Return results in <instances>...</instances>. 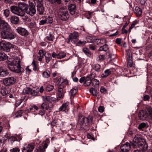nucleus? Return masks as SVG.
Returning a JSON list of instances; mask_svg holds the SVG:
<instances>
[{
	"label": "nucleus",
	"mask_w": 152,
	"mask_h": 152,
	"mask_svg": "<svg viewBox=\"0 0 152 152\" xmlns=\"http://www.w3.org/2000/svg\"><path fill=\"white\" fill-rule=\"evenodd\" d=\"M21 61L18 57L9 58L7 61L8 68L11 71L19 73L21 72Z\"/></svg>",
	"instance_id": "obj_1"
},
{
	"label": "nucleus",
	"mask_w": 152,
	"mask_h": 152,
	"mask_svg": "<svg viewBox=\"0 0 152 152\" xmlns=\"http://www.w3.org/2000/svg\"><path fill=\"white\" fill-rule=\"evenodd\" d=\"M11 10L12 13L16 15L22 17V19L25 21L30 22V19L26 16L25 15V13L24 11L15 7H11Z\"/></svg>",
	"instance_id": "obj_2"
},
{
	"label": "nucleus",
	"mask_w": 152,
	"mask_h": 152,
	"mask_svg": "<svg viewBox=\"0 0 152 152\" xmlns=\"http://www.w3.org/2000/svg\"><path fill=\"white\" fill-rule=\"evenodd\" d=\"M92 121V117L91 116H89L87 118L84 117L83 116H81L79 117L78 118V123L80 125L86 129H87L86 127H84L83 126L84 125H85L87 126H89V124L91 123Z\"/></svg>",
	"instance_id": "obj_3"
},
{
	"label": "nucleus",
	"mask_w": 152,
	"mask_h": 152,
	"mask_svg": "<svg viewBox=\"0 0 152 152\" xmlns=\"http://www.w3.org/2000/svg\"><path fill=\"white\" fill-rule=\"evenodd\" d=\"M3 30L1 32V37L5 39H14L15 37V35L9 31L10 30V28L9 30L1 29Z\"/></svg>",
	"instance_id": "obj_4"
},
{
	"label": "nucleus",
	"mask_w": 152,
	"mask_h": 152,
	"mask_svg": "<svg viewBox=\"0 0 152 152\" xmlns=\"http://www.w3.org/2000/svg\"><path fill=\"white\" fill-rule=\"evenodd\" d=\"M144 139L141 138L138 135H136L133 139L132 142H131V146H132L134 148L138 147L140 144Z\"/></svg>",
	"instance_id": "obj_5"
},
{
	"label": "nucleus",
	"mask_w": 152,
	"mask_h": 152,
	"mask_svg": "<svg viewBox=\"0 0 152 152\" xmlns=\"http://www.w3.org/2000/svg\"><path fill=\"white\" fill-rule=\"evenodd\" d=\"M25 11L27 14L33 16L35 14L36 12L34 5L32 3H30L29 6L27 7Z\"/></svg>",
	"instance_id": "obj_6"
},
{
	"label": "nucleus",
	"mask_w": 152,
	"mask_h": 152,
	"mask_svg": "<svg viewBox=\"0 0 152 152\" xmlns=\"http://www.w3.org/2000/svg\"><path fill=\"white\" fill-rule=\"evenodd\" d=\"M78 33L76 32L71 34L69 36V39L68 43H69L71 41L72 43H75L77 41L78 37Z\"/></svg>",
	"instance_id": "obj_7"
},
{
	"label": "nucleus",
	"mask_w": 152,
	"mask_h": 152,
	"mask_svg": "<svg viewBox=\"0 0 152 152\" xmlns=\"http://www.w3.org/2000/svg\"><path fill=\"white\" fill-rule=\"evenodd\" d=\"M16 81V79L13 77L5 78L3 81L4 83L6 85H10L14 84Z\"/></svg>",
	"instance_id": "obj_8"
},
{
	"label": "nucleus",
	"mask_w": 152,
	"mask_h": 152,
	"mask_svg": "<svg viewBox=\"0 0 152 152\" xmlns=\"http://www.w3.org/2000/svg\"><path fill=\"white\" fill-rule=\"evenodd\" d=\"M34 144L25 145L23 148V152H32L34 148Z\"/></svg>",
	"instance_id": "obj_9"
},
{
	"label": "nucleus",
	"mask_w": 152,
	"mask_h": 152,
	"mask_svg": "<svg viewBox=\"0 0 152 152\" xmlns=\"http://www.w3.org/2000/svg\"><path fill=\"white\" fill-rule=\"evenodd\" d=\"M59 15L60 19L63 20H66L69 18V15L67 13V12L66 10L60 11Z\"/></svg>",
	"instance_id": "obj_10"
},
{
	"label": "nucleus",
	"mask_w": 152,
	"mask_h": 152,
	"mask_svg": "<svg viewBox=\"0 0 152 152\" xmlns=\"http://www.w3.org/2000/svg\"><path fill=\"white\" fill-rule=\"evenodd\" d=\"M131 144H129L128 142H126L125 144L121 145V149L122 152H128L130 149Z\"/></svg>",
	"instance_id": "obj_11"
},
{
	"label": "nucleus",
	"mask_w": 152,
	"mask_h": 152,
	"mask_svg": "<svg viewBox=\"0 0 152 152\" xmlns=\"http://www.w3.org/2000/svg\"><path fill=\"white\" fill-rule=\"evenodd\" d=\"M138 147L142 150L146 151L148 148V145L145 140L144 139L140 144Z\"/></svg>",
	"instance_id": "obj_12"
},
{
	"label": "nucleus",
	"mask_w": 152,
	"mask_h": 152,
	"mask_svg": "<svg viewBox=\"0 0 152 152\" xmlns=\"http://www.w3.org/2000/svg\"><path fill=\"white\" fill-rule=\"evenodd\" d=\"M16 30L19 34L23 36H26L28 34L27 31L23 28L18 27Z\"/></svg>",
	"instance_id": "obj_13"
},
{
	"label": "nucleus",
	"mask_w": 152,
	"mask_h": 152,
	"mask_svg": "<svg viewBox=\"0 0 152 152\" xmlns=\"http://www.w3.org/2000/svg\"><path fill=\"white\" fill-rule=\"evenodd\" d=\"M69 102H66L63 104L59 108V111H64L66 113H67L69 110L68 106L69 105Z\"/></svg>",
	"instance_id": "obj_14"
},
{
	"label": "nucleus",
	"mask_w": 152,
	"mask_h": 152,
	"mask_svg": "<svg viewBox=\"0 0 152 152\" xmlns=\"http://www.w3.org/2000/svg\"><path fill=\"white\" fill-rule=\"evenodd\" d=\"M68 9L69 11V12L72 15H73L75 13L76 9V6L74 4H71L69 5Z\"/></svg>",
	"instance_id": "obj_15"
},
{
	"label": "nucleus",
	"mask_w": 152,
	"mask_h": 152,
	"mask_svg": "<svg viewBox=\"0 0 152 152\" xmlns=\"http://www.w3.org/2000/svg\"><path fill=\"white\" fill-rule=\"evenodd\" d=\"M148 113L142 111L140 112L139 114L140 119L143 120H145L148 116Z\"/></svg>",
	"instance_id": "obj_16"
},
{
	"label": "nucleus",
	"mask_w": 152,
	"mask_h": 152,
	"mask_svg": "<svg viewBox=\"0 0 152 152\" xmlns=\"http://www.w3.org/2000/svg\"><path fill=\"white\" fill-rule=\"evenodd\" d=\"M63 87L59 86L58 88L57 96L59 98H62L64 96Z\"/></svg>",
	"instance_id": "obj_17"
},
{
	"label": "nucleus",
	"mask_w": 152,
	"mask_h": 152,
	"mask_svg": "<svg viewBox=\"0 0 152 152\" xmlns=\"http://www.w3.org/2000/svg\"><path fill=\"white\" fill-rule=\"evenodd\" d=\"M37 11L40 15H42L44 12V8L42 3L39 4L37 5Z\"/></svg>",
	"instance_id": "obj_18"
},
{
	"label": "nucleus",
	"mask_w": 152,
	"mask_h": 152,
	"mask_svg": "<svg viewBox=\"0 0 152 152\" xmlns=\"http://www.w3.org/2000/svg\"><path fill=\"white\" fill-rule=\"evenodd\" d=\"M18 7H17L15 6H12L11 7H15L16 8L21 9L23 10H25V11L27 7V6L24 3H20L18 4Z\"/></svg>",
	"instance_id": "obj_19"
},
{
	"label": "nucleus",
	"mask_w": 152,
	"mask_h": 152,
	"mask_svg": "<svg viewBox=\"0 0 152 152\" xmlns=\"http://www.w3.org/2000/svg\"><path fill=\"white\" fill-rule=\"evenodd\" d=\"M8 74L7 70L3 68H0V77L6 76Z\"/></svg>",
	"instance_id": "obj_20"
},
{
	"label": "nucleus",
	"mask_w": 152,
	"mask_h": 152,
	"mask_svg": "<svg viewBox=\"0 0 152 152\" xmlns=\"http://www.w3.org/2000/svg\"><path fill=\"white\" fill-rule=\"evenodd\" d=\"M10 21L12 23L14 24H17L19 21L18 18L15 16H12L10 18Z\"/></svg>",
	"instance_id": "obj_21"
},
{
	"label": "nucleus",
	"mask_w": 152,
	"mask_h": 152,
	"mask_svg": "<svg viewBox=\"0 0 152 152\" xmlns=\"http://www.w3.org/2000/svg\"><path fill=\"white\" fill-rule=\"evenodd\" d=\"M77 92V90L76 89L73 88L71 90L69 93L71 98H73L74 97Z\"/></svg>",
	"instance_id": "obj_22"
},
{
	"label": "nucleus",
	"mask_w": 152,
	"mask_h": 152,
	"mask_svg": "<svg viewBox=\"0 0 152 152\" xmlns=\"http://www.w3.org/2000/svg\"><path fill=\"white\" fill-rule=\"evenodd\" d=\"M91 82L92 80H91L90 77H87L85 79V82L84 83V85L85 86H89L90 85Z\"/></svg>",
	"instance_id": "obj_23"
},
{
	"label": "nucleus",
	"mask_w": 152,
	"mask_h": 152,
	"mask_svg": "<svg viewBox=\"0 0 152 152\" xmlns=\"http://www.w3.org/2000/svg\"><path fill=\"white\" fill-rule=\"evenodd\" d=\"M32 91V90L31 88L28 87H26L24 88L23 92L25 94H31Z\"/></svg>",
	"instance_id": "obj_24"
},
{
	"label": "nucleus",
	"mask_w": 152,
	"mask_h": 152,
	"mask_svg": "<svg viewBox=\"0 0 152 152\" xmlns=\"http://www.w3.org/2000/svg\"><path fill=\"white\" fill-rule=\"evenodd\" d=\"M111 73L109 69H107L105 70L104 73H103L101 77H105L108 76Z\"/></svg>",
	"instance_id": "obj_25"
},
{
	"label": "nucleus",
	"mask_w": 152,
	"mask_h": 152,
	"mask_svg": "<svg viewBox=\"0 0 152 152\" xmlns=\"http://www.w3.org/2000/svg\"><path fill=\"white\" fill-rule=\"evenodd\" d=\"M96 42L97 45H101L106 43L107 42L106 39H97Z\"/></svg>",
	"instance_id": "obj_26"
},
{
	"label": "nucleus",
	"mask_w": 152,
	"mask_h": 152,
	"mask_svg": "<svg viewBox=\"0 0 152 152\" xmlns=\"http://www.w3.org/2000/svg\"><path fill=\"white\" fill-rule=\"evenodd\" d=\"M38 54L39 56H38L39 57L38 60L39 61H41L42 60V58L44 57L45 53L43 50H40L38 53Z\"/></svg>",
	"instance_id": "obj_27"
},
{
	"label": "nucleus",
	"mask_w": 152,
	"mask_h": 152,
	"mask_svg": "<svg viewBox=\"0 0 152 152\" xmlns=\"http://www.w3.org/2000/svg\"><path fill=\"white\" fill-rule=\"evenodd\" d=\"M8 58L7 56L5 53L0 52V61H3Z\"/></svg>",
	"instance_id": "obj_28"
},
{
	"label": "nucleus",
	"mask_w": 152,
	"mask_h": 152,
	"mask_svg": "<svg viewBox=\"0 0 152 152\" xmlns=\"http://www.w3.org/2000/svg\"><path fill=\"white\" fill-rule=\"evenodd\" d=\"M108 49V46L107 45H105L100 47L99 49L98 50L99 51H106Z\"/></svg>",
	"instance_id": "obj_29"
},
{
	"label": "nucleus",
	"mask_w": 152,
	"mask_h": 152,
	"mask_svg": "<svg viewBox=\"0 0 152 152\" xmlns=\"http://www.w3.org/2000/svg\"><path fill=\"white\" fill-rule=\"evenodd\" d=\"M108 56L111 61L113 60L116 57V55L114 53L110 51L108 52Z\"/></svg>",
	"instance_id": "obj_30"
},
{
	"label": "nucleus",
	"mask_w": 152,
	"mask_h": 152,
	"mask_svg": "<svg viewBox=\"0 0 152 152\" xmlns=\"http://www.w3.org/2000/svg\"><path fill=\"white\" fill-rule=\"evenodd\" d=\"M66 53L64 52H61L57 54V58L61 59L66 56Z\"/></svg>",
	"instance_id": "obj_31"
},
{
	"label": "nucleus",
	"mask_w": 152,
	"mask_h": 152,
	"mask_svg": "<svg viewBox=\"0 0 152 152\" xmlns=\"http://www.w3.org/2000/svg\"><path fill=\"white\" fill-rule=\"evenodd\" d=\"M4 47L7 48L9 49L13 48L14 47V45L8 42H6L5 41V44Z\"/></svg>",
	"instance_id": "obj_32"
},
{
	"label": "nucleus",
	"mask_w": 152,
	"mask_h": 152,
	"mask_svg": "<svg viewBox=\"0 0 152 152\" xmlns=\"http://www.w3.org/2000/svg\"><path fill=\"white\" fill-rule=\"evenodd\" d=\"M47 148V145L45 144L44 146H42L37 150L38 152H45V149Z\"/></svg>",
	"instance_id": "obj_33"
},
{
	"label": "nucleus",
	"mask_w": 152,
	"mask_h": 152,
	"mask_svg": "<svg viewBox=\"0 0 152 152\" xmlns=\"http://www.w3.org/2000/svg\"><path fill=\"white\" fill-rule=\"evenodd\" d=\"M89 91L93 95L95 96H96L97 95V91L94 88H91L89 90Z\"/></svg>",
	"instance_id": "obj_34"
},
{
	"label": "nucleus",
	"mask_w": 152,
	"mask_h": 152,
	"mask_svg": "<svg viewBox=\"0 0 152 152\" xmlns=\"http://www.w3.org/2000/svg\"><path fill=\"white\" fill-rule=\"evenodd\" d=\"M17 140V139L16 138L12 136H11L8 140L9 142L11 144H12L14 142Z\"/></svg>",
	"instance_id": "obj_35"
},
{
	"label": "nucleus",
	"mask_w": 152,
	"mask_h": 152,
	"mask_svg": "<svg viewBox=\"0 0 152 152\" xmlns=\"http://www.w3.org/2000/svg\"><path fill=\"white\" fill-rule=\"evenodd\" d=\"M135 11L136 13L138 15H140L142 14L141 9L138 7H136L135 8Z\"/></svg>",
	"instance_id": "obj_36"
},
{
	"label": "nucleus",
	"mask_w": 152,
	"mask_h": 152,
	"mask_svg": "<svg viewBox=\"0 0 152 152\" xmlns=\"http://www.w3.org/2000/svg\"><path fill=\"white\" fill-rule=\"evenodd\" d=\"M83 52L88 56H91V54L89 52V50L86 48H84L83 49Z\"/></svg>",
	"instance_id": "obj_37"
},
{
	"label": "nucleus",
	"mask_w": 152,
	"mask_h": 152,
	"mask_svg": "<svg viewBox=\"0 0 152 152\" xmlns=\"http://www.w3.org/2000/svg\"><path fill=\"white\" fill-rule=\"evenodd\" d=\"M86 43V41H79L76 44V45L77 46H83Z\"/></svg>",
	"instance_id": "obj_38"
},
{
	"label": "nucleus",
	"mask_w": 152,
	"mask_h": 152,
	"mask_svg": "<svg viewBox=\"0 0 152 152\" xmlns=\"http://www.w3.org/2000/svg\"><path fill=\"white\" fill-rule=\"evenodd\" d=\"M92 82L94 85V86H98L99 84V81L95 79H92Z\"/></svg>",
	"instance_id": "obj_39"
},
{
	"label": "nucleus",
	"mask_w": 152,
	"mask_h": 152,
	"mask_svg": "<svg viewBox=\"0 0 152 152\" xmlns=\"http://www.w3.org/2000/svg\"><path fill=\"white\" fill-rule=\"evenodd\" d=\"M146 126V124L145 123H142L140 124L138 126V128L139 129L145 128Z\"/></svg>",
	"instance_id": "obj_40"
},
{
	"label": "nucleus",
	"mask_w": 152,
	"mask_h": 152,
	"mask_svg": "<svg viewBox=\"0 0 152 152\" xmlns=\"http://www.w3.org/2000/svg\"><path fill=\"white\" fill-rule=\"evenodd\" d=\"M4 14L6 17H8L10 15V10L8 9L4 10Z\"/></svg>",
	"instance_id": "obj_41"
},
{
	"label": "nucleus",
	"mask_w": 152,
	"mask_h": 152,
	"mask_svg": "<svg viewBox=\"0 0 152 152\" xmlns=\"http://www.w3.org/2000/svg\"><path fill=\"white\" fill-rule=\"evenodd\" d=\"M1 92L3 96H5L8 93V92L6 88L2 89L1 91Z\"/></svg>",
	"instance_id": "obj_42"
},
{
	"label": "nucleus",
	"mask_w": 152,
	"mask_h": 152,
	"mask_svg": "<svg viewBox=\"0 0 152 152\" xmlns=\"http://www.w3.org/2000/svg\"><path fill=\"white\" fill-rule=\"evenodd\" d=\"M148 112L149 115L152 119V108L150 107L148 108Z\"/></svg>",
	"instance_id": "obj_43"
},
{
	"label": "nucleus",
	"mask_w": 152,
	"mask_h": 152,
	"mask_svg": "<svg viewBox=\"0 0 152 152\" xmlns=\"http://www.w3.org/2000/svg\"><path fill=\"white\" fill-rule=\"evenodd\" d=\"M100 68V65L98 64H96L94 65V69L95 71H98Z\"/></svg>",
	"instance_id": "obj_44"
},
{
	"label": "nucleus",
	"mask_w": 152,
	"mask_h": 152,
	"mask_svg": "<svg viewBox=\"0 0 152 152\" xmlns=\"http://www.w3.org/2000/svg\"><path fill=\"white\" fill-rule=\"evenodd\" d=\"M56 98L51 96H48V102H52L53 101H55Z\"/></svg>",
	"instance_id": "obj_45"
},
{
	"label": "nucleus",
	"mask_w": 152,
	"mask_h": 152,
	"mask_svg": "<svg viewBox=\"0 0 152 152\" xmlns=\"http://www.w3.org/2000/svg\"><path fill=\"white\" fill-rule=\"evenodd\" d=\"M41 107L43 109H45L46 110L47 109L48 105L46 102H44L41 105Z\"/></svg>",
	"instance_id": "obj_46"
},
{
	"label": "nucleus",
	"mask_w": 152,
	"mask_h": 152,
	"mask_svg": "<svg viewBox=\"0 0 152 152\" xmlns=\"http://www.w3.org/2000/svg\"><path fill=\"white\" fill-rule=\"evenodd\" d=\"M104 55H100L97 58V59L98 61H101L104 59Z\"/></svg>",
	"instance_id": "obj_47"
},
{
	"label": "nucleus",
	"mask_w": 152,
	"mask_h": 152,
	"mask_svg": "<svg viewBox=\"0 0 152 152\" xmlns=\"http://www.w3.org/2000/svg\"><path fill=\"white\" fill-rule=\"evenodd\" d=\"M53 33H50L49 34V37H48V40L50 41H52L53 39Z\"/></svg>",
	"instance_id": "obj_48"
},
{
	"label": "nucleus",
	"mask_w": 152,
	"mask_h": 152,
	"mask_svg": "<svg viewBox=\"0 0 152 152\" xmlns=\"http://www.w3.org/2000/svg\"><path fill=\"white\" fill-rule=\"evenodd\" d=\"M5 44V41H2L0 42V50L3 47H4V44Z\"/></svg>",
	"instance_id": "obj_49"
},
{
	"label": "nucleus",
	"mask_w": 152,
	"mask_h": 152,
	"mask_svg": "<svg viewBox=\"0 0 152 152\" xmlns=\"http://www.w3.org/2000/svg\"><path fill=\"white\" fill-rule=\"evenodd\" d=\"M126 51L127 52V55L129 56V58H128V59H130V58H131V51L129 49H128L127 50H126Z\"/></svg>",
	"instance_id": "obj_50"
},
{
	"label": "nucleus",
	"mask_w": 152,
	"mask_h": 152,
	"mask_svg": "<svg viewBox=\"0 0 152 152\" xmlns=\"http://www.w3.org/2000/svg\"><path fill=\"white\" fill-rule=\"evenodd\" d=\"M11 152H19V150L18 148H13L10 150Z\"/></svg>",
	"instance_id": "obj_51"
},
{
	"label": "nucleus",
	"mask_w": 152,
	"mask_h": 152,
	"mask_svg": "<svg viewBox=\"0 0 152 152\" xmlns=\"http://www.w3.org/2000/svg\"><path fill=\"white\" fill-rule=\"evenodd\" d=\"M150 99V97L148 95H145L143 97V100L145 101H148Z\"/></svg>",
	"instance_id": "obj_52"
},
{
	"label": "nucleus",
	"mask_w": 152,
	"mask_h": 152,
	"mask_svg": "<svg viewBox=\"0 0 152 152\" xmlns=\"http://www.w3.org/2000/svg\"><path fill=\"white\" fill-rule=\"evenodd\" d=\"M54 88V86L52 85H48V91L52 90Z\"/></svg>",
	"instance_id": "obj_53"
},
{
	"label": "nucleus",
	"mask_w": 152,
	"mask_h": 152,
	"mask_svg": "<svg viewBox=\"0 0 152 152\" xmlns=\"http://www.w3.org/2000/svg\"><path fill=\"white\" fill-rule=\"evenodd\" d=\"M99 111L100 113H102L104 111V107L102 106H100L98 108Z\"/></svg>",
	"instance_id": "obj_54"
},
{
	"label": "nucleus",
	"mask_w": 152,
	"mask_h": 152,
	"mask_svg": "<svg viewBox=\"0 0 152 152\" xmlns=\"http://www.w3.org/2000/svg\"><path fill=\"white\" fill-rule=\"evenodd\" d=\"M107 91V90L103 87H102L100 89V91L102 93H105Z\"/></svg>",
	"instance_id": "obj_55"
},
{
	"label": "nucleus",
	"mask_w": 152,
	"mask_h": 152,
	"mask_svg": "<svg viewBox=\"0 0 152 152\" xmlns=\"http://www.w3.org/2000/svg\"><path fill=\"white\" fill-rule=\"evenodd\" d=\"M90 49L91 50H94L95 49V46L93 45H90L89 46Z\"/></svg>",
	"instance_id": "obj_56"
},
{
	"label": "nucleus",
	"mask_w": 152,
	"mask_h": 152,
	"mask_svg": "<svg viewBox=\"0 0 152 152\" xmlns=\"http://www.w3.org/2000/svg\"><path fill=\"white\" fill-rule=\"evenodd\" d=\"M32 64L34 67L33 70L35 71L37 69V67L35 64V62L34 61H33L32 62Z\"/></svg>",
	"instance_id": "obj_57"
},
{
	"label": "nucleus",
	"mask_w": 152,
	"mask_h": 152,
	"mask_svg": "<svg viewBox=\"0 0 152 152\" xmlns=\"http://www.w3.org/2000/svg\"><path fill=\"white\" fill-rule=\"evenodd\" d=\"M46 22L47 20H42L40 22L39 24L40 25H43L46 23Z\"/></svg>",
	"instance_id": "obj_58"
},
{
	"label": "nucleus",
	"mask_w": 152,
	"mask_h": 152,
	"mask_svg": "<svg viewBox=\"0 0 152 152\" xmlns=\"http://www.w3.org/2000/svg\"><path fill=\"white\" fill-rule=\"evenodd\" d=\"M87 137L88 139H91L94 140V138L90 134H87Z\"/></svg>",
	"instance_id": "obj_59"
},
{
	"label": "nucleus",
	"mask_w": 152,
	"mask_h": 152,
	"mask_svg": "<svg viewBox=\"0 0 152 152\" xmlns=\"http://www.w3.org/2000/svg\"><path fill=\"white\" fill-rule=\"evenodd\" d=\"M52 3H54L57 1L58 2V3H60V0H49Z\"/></svg>",
	"instance_id": "obj_60"
},
{
	"label": "nucleus",
	"mask_w": 152,
	"mask_h": 152,
	"mask_svg": "<svg viewBox=\"0 0 152 152\" xmlns=\"http://www.w3.org/2000/svg\"><path fill=\"white\" fill-rule=\"evenodd\" d=\"M121 39L120 38H117L116 39V43L119 44L120 45L121 44Z\"/></svg>",
	"instance_id": "obj_61"
},
{
	"label": "nucleus",
	"mask_w": 152,
	"mask_h": 152,
	"mask_svg": "<svg viewBox=\"0 0 152 152\" xmlns=\"http://www.w3.org/2000/svg\"><path fill=\"white\" fill-rule=\"evenodd\" d=\"M48 23L50 24H51L53 22V19L51 17H48Z\"/></svg>",
	"instance_id": "obj_62"
},
{
	"label": "nucleus",
	"mask_w": 152,
	"mask_h": 152,
	"mask_svg": "<svg viewBox=\"0 0 152 152\" xmlns=\"http://www.w3.org/2000/svg\"><path fill=\"white\" fill-rule=\"evenodd\" d=\"M35 2L37 4V5L40 3H42V0H34Z\"/></svg>",
	"instance_id": "obj_63"
},
{
	"label": "nucleus",
	"mask_w": 152,
	"mask_h": 152,
	"mask_svg": "<svg viewBox=\"0 0 152 152\" xmlns=\"http://www.w3.org/2000/svg\"><path fill=\"white\" fill-rule=\"evenodd\" d=\"M125 28H122V33L123 34H125V33H127L128 32L127 30H126L125 29Z\"/></svg>",
	"instance_id": "obj_64"
}]
</instances>
